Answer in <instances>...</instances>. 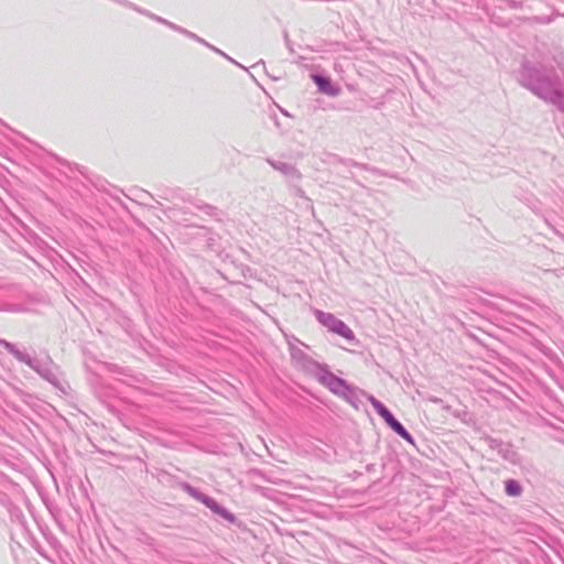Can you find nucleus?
Listing matches in <instances>:
<instances>
[{"instance_id": "nucleus-4", "label": "nucleus", "mask_w": 564, "mask_h": 564, "mask_svg": "<svg viewBox=\"0 0 564 564\" xmlns=\"http://www.w3.org/2000/svg\"><path fill=\"white\" fill-rule=\"evenodd\" d=\"M312 78L322 93L330 96H336L339 94V88L333 86L329 78L319 75H313Z\"/></svg>"}, {"instance_id": "nucleus-3", "label": "nucleus", "mask_w": 564, "mask_h": 564, "mask_svg": "<svg viewBox=\"0 0 564 564\" xmlns=\"http://www.w3.org/2000/svg\"><path fill=\"white\" fill-rule=\"evenodd\" d=\"M324 323L335 333L340 335L341 337L350 340L354 338V332L341 321L336 319L333 316H327V319Z\"/></svg>"}, {"instance_id": "nucleus-1", "label": "nucleus", "mask_w": 564, "mask_h": 564, "mask_svg": "<svg viewBox=\"0 0 564 564\" xmlns=\"http://www.w3.org/2000/svg\"><path fill=\"white\" fill-rule=\"evenodd\" d=\"M369 403L372 405V408L376 410V412L386 421V423L403 440H405L409 443H413V437L411 434L404 429V426L394 419V416L391 414V412L381 403L379 400H377L375 397L369 395L368 398Z\"/></svg>"}, {"instance_id": "nucleus-6", "label": "nucleus", "mask_w": 564, "mask_h": 564, "mask_svg": "<svg viewBox=\"0 0 564 564\" xmlns=\"http://www.w3.org/2000/svg\"><path fill=\"white\" fill-rule=\"evenodd\" d=\"M499 8H509V9H521L523 8V1L517 0H492Z\"/></svg>"}, {"instance_id": "nucleus-5", "label": "nucleus", "mask_w": 564, "mask_h": 564, "mask_svg": "<svg viewBox=\"0 0 564 564\" xmlns=\"http://www.w3.org/2000/svg\"><path fill=\"white\" fill-rule=\"evenodd\" d=\"M506 492L509 496L517 497L521 494V486L513 479H509L505 482Z\"/></svg>"}, {"instance_id": "nucleus-2", "label": "nucleus", "mask_w": 564, "mask_h": 564, "mask_svg": "<svg viewBox=\"0 0 564 564\" xmlns=\"http://www.w3.org/2000/svg\"><path fill=\"white\" fill-rule=\"evenodd\" d=\"M321 382L329 391L337 395H345L352 391V387L349 386L344 379L336 377L333 373H326L321 378Z\"/></svg>"}, {"instance_id": "nucleus-7", "label": "nucleus", "mask_w": 564, "mask_h": 564, "mask_svg": "<svg viewBox=\"0 0 564 564\" xmlns=\"http://www.w3.org/2000/svg\"><path fill=\"white\" fill-rule=\"evenodd\" d=\"M156 20L159 22H162V23L166 24L170 28V30L173 31V32L182 33L184 35H195L194 33L188 32V31L184 30L183 28H181V26H178V25H176V24H174L172 22H169V21H166V20H164L162 18H156Z\"/></svg>"}, {"instance_id": "nucleus-8", "label": "nucleus", "mask_w": 564, "mask_h": 564, "mask_svg": "<svg viewBox=\"0 0 564 564\" xmlns=\"http://www.w3.org/2000/svg\"><path fill=\"white\" fill-rule=\"evenodd\" d=\"M525 21H528L529 23H543V24H546V23H550L551 22V18L550 17H532V18H527Z\"/></svg>"}, {"instance_id": "nucleus-9", "label": "nucleus", "mask_w": 564, "mask_h": 564, "mask_svg": "<svg viewBox=\"0 0 564 564\" xmlns=\"http://www.w3.org/2000/svg\"><path fill=\"white\" fill-rule=\"evenodd\" d=\"M148 17H152V14H151V13H148ZM153 18L156 20V18H158V17H154V15H153Z\"/></svg>"}]
</instances>
